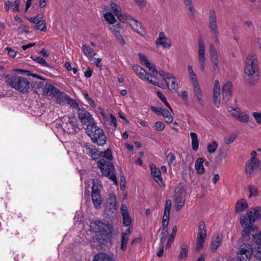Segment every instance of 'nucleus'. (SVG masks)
<instances>
[{
  "mask_svg": "<svg viewBox=\"0 0 261 261\" xmlns=\"http://www.w3.org/2000/svg\"><path fill=\"white\" fill-rule=\"evenodd\" d=\"M116 210V196L113 193H111L109 194L105 204V213L108 215H111L114 213Z\"/></svg>",
  "mask_w": 261,
  "mask_h": 261,
  "instance_id": "15",
  "label": "nucleus"
},
{
  "mask_svg": "<svg viewBox=\"0 0 261 261\" xmlns=\"http://www.w3.org/2000/svg\"><path fill=\"white\" fill-rule=\"evenodd\" d=\"M160 76L165 82L169 89L172 92H176L178 89V84L176 79L172 75L162 70L158 71Z\"/></svg>",
  "mask_w": 261,
  "mask_h": 261,
  "instance_id": "12",
  "label": "nucleus"
},
{
  "mask_svg": "<svg viewBox=\"0 0 261 261\" xmlns=\"http://www.w3.org/2000/svg\"><path fill=\"white\" fill-rule=\"evenodd\" d=\"M93 261H113V260L108 254L100 253L94 256Z\"/></svg>",
  "mask_w": 261,
  "mask_h": 261,
  "instance_id": "37",
  "label": "nucleus"
},
{
  "mask_svg": "<svg viewBox=\"0 0 261 261\" xmlns=\"http://www.w3.org/2000/svg\"><path fill=\"white\" fill-rule=\"evenodd\" d=\"M34 28L37 30H39L42 32H45L46 30V27L45 25V22L44 20L42 21V23L38 25H35Z\"/></svg>",
  "mask_w": 261,
  "mask_h": 261,
  "instance_id": "63",
  "label": "nucleus"
},
{
  "mask_svg": "<svg viewBox=\"0 0 261 261\" xmlns=\"http://www.w3.org/2000/svg\"><path fill=\"white\" fill-rule=\"evenodd\" d=\"M198 61L200 70L204 72L205 68V47L202 39L198 40Z\"/></svg>",
  "mask_w": 261,
  "mask_h": 261,
  "instance_id": "13",
  "label": "nucleus"
},
{
  "mask_svg": "<svg viewBox=\"0 0 261 261\" xmlns=\"http://www.w3.org/2000/svg\"><path fill=\"white\" fill-rule=\"evenodd\" d=\"M186 6L188 7V10L191 15H194L195 10L193 6L192 0H183Z\"/></svg>",
  "mask_w": 261,
  "mask_h": 261,
  "instance_id": "48",
  "label": "nucleus"
},
{
  "mask_svg": "<svg viewBox=\"0 0 261 261\" xmlns=\"http://www.w3.org/2000/svg\"><path fill=\"white\" fill-rule=\"evenodd\" d=\"M208 28L211 32L219 30L217 24L216 13L213 9L211 10L209 12Z\"/></svg>",
  "mask_w": 261,
  "mask_h": 261,
  "instance_id": "19",
  "label": "nucleus"
},
{
  "mask_svg": "<svg viewBox=\"0 0 261 261\" xmlns=\"http://www.w3.org/2000/svg\"><path fill=\"white\" fill-rule=\"evenodd\" d=\"M92 198L95 207L96 208H99L101 203V199L99 193H92Z\"/></svg>",
  "mask_w": 261,
  "mask_h": 261,
  "instance_id": "39",
  "label": "nucleus"
},
{
  "mask_svg": "<svg viewBox=\"0 0 261 261\" xmlns=\"http://www.w3.org/2000/svg\"><path fill=\"white\" fill-rule=\"evenodd\" d=\"M252 251V249L249 244H243L238 249L237 253L238 258L240 261H249Z\"/></svg>",
  "mask_w": 261,
  "mask_h": 261,
  "instance_id": "10",
  "label": "nucleus"
},
{
  "mask_svg": "<svg viewBox=\"0 0 261 261\" xmlns=\"http://www.w3.org/2000/svg\"><path fill=\"white\" fill-rule=\"evenodd\" d=\"M218 146V143L216 141L210 142L207 146V151L210 153H214L217 150Z\"/></svg>",
  "mask_w": 261,
  "mask_h": 261,
  "instance_id": "46",
  "label": "nucleus"
},
{
  "mask_svg": "<svg viewBox=\"0 0 261 261\" xmlns=\"http://www.w3.org/2000/svg\"><path fill=\"white\" fill-rule=\"evenodd\" d=\"M249 196H256L257 195V189L254 186H250L249 187Z\"/></svg>",
  "mask_w": 261,
  "mask_h": 261,
  "instance_id": "62",
  "label": "nucleus"
},
{
  "mask_svg": "<svg viewBox=\"0 0 261 261\" xmlns=\"http://www.w3.org/2000/svg\"><path fill=\"white\" fill-rule=\"evenodd\" d=\"M210 55L211 60L214 65V70L215 71H219V60L218 54L214 45L211 44L210 47Z\"/></svg>",
  "mask_w": 261,
  "mask_h": 261,
  "instance_id": "21",
  "label": "nucleus"
},
{
  "mask_svg": "<svg viewBox=\"0 0 261 261\" xmlns=\"http://www.w3.org/2000/svg\"><path fill=\"white\" fill-rule=\"evenodd\" d=\"M151 174L153 177L154 180L158 183L160 186H162L163 184V180L161 177V171L158 169L155 165L152 164L150 165Z\"/></svg>",
  "mask_w": 261,
  "mask_h": 261,
  "instance_id": "23",
  "label": "nucleus"
},
{
  "mask_svg": "<svg viewBox=\"0 0 261 261\" xmlns=\"http://www.w3.org/2000/svg\"><path fill=\"white\" fill-rule=\"evenodd\" d=\"M188 245L187 244H183L181 247V251L178 256L180 259H185L188 255Z\"/></svg>",
  "mask_w": 261,
  "mask_h": 261,
  "instance_id": "45",
  "label": "nucleus"
},
{
  "mask_svg": "<svg viewBox=\"0 0 261 261\" xmlns=\"http://www.w3.org/2000/svg\"><path fill=\"white\" fill-rule=\"evenodd\" d=\"M187 70L189 74V77L191 83L198 81L197 76L194 71L192 66L191 65H188Z\"/></svg>",
  "mask_w": 261,
  "mask_h": 261,
  "instance_id": "42",
  "label": "nucleus"
},
{
  "mask_svg": "<svg viewBox=\"0 0 261 261\" xmlns=\"http://www.w3.org/2000/svg\"><path fill=\"white\" fill-rule=\"evenodd\" d=\"M204 160L202 158H197L195 161V168L197 174H202L205 172V169L203 165Z\"/></svg>",
  "mask_w": 261,
  "mask_h": 261,
  "instance_id": "34",
  "label": "nucleus"
},
{
  "mask_svg": "<svg viewBox=\"0 0 261 261\" xmlns=\"http://www.w3.org/2000/svg\"><path fill=\"white\" fill-rule=\"evenodd\" d=\"M241 110L239 108H233L228 110V112L231 116L235 119L238 116V114Z\"/></svg>",
  "mask_w": 261,
  "mask_h": 261,
  "instance_id": "57",
  "label": "nucleus"
},
{
  "mask_svg": "<svg viewBox=\"0 0 261 261\" xmlns=\"http://www.w3.org/2000/svg\"><path fill=\"white\" fill-rule=\"evenodd\" d=\"M213 97L215 105L219 108L221 102V93L220 86L218 80L214 81Z\"/></svg>",
  "mask_w": 261,
  "mask_h": 261,
  "instance_id": "17",
  "label": "nucleus"
},
{
  "mask_svg": "<svg viewBox=\"0 0 261 261\" xmlns=\"http://www.w3.org/2000/svg\"><path fill=\"white\" fill-rule=\"evenodd\" d=\"M177 228L174 226L172 228V232L170 233L168 237V242L166 245L167 247H170L171 244L173 243L174 237L177 232Z\"/></svg>",
  "mask_w": 261,
  "mask_h": 261,
  "instance_id": "43",
  "label": "nucleus"
},
{
  "mask_svg": "<svg viewBox=\"0 0 261 261\" xmlns=\"http://www.w3.org/2000/svg\"><path fill=\"white\" fill-rule=\"evenodd\" d=\"M162 232L161 233V243L163 244L167 236L168 235V231L167 227H163L162 228Z\"/></svg>",
  "mask_w": 261,
  "mask_h": 261,
  "instance_id": "53",
  "label": "nucleus"
},
{
  "mask_svg": "<svg viewBox=\"0 0 261 261\" xmlns=\"http://www.w3.org/2000/svg\"><path fill=\"white\" fill-rule=\"evenodd\" d=\"M93 186L92 187V193H99V189L100 188L99 181L98 180H94L93 181Z\"/></svg>",
  "mask_w": 261,
  "mask_h": 261,
  "instance_id": "52",
  "label": "nucleus"
},
{
  "mask_svg": "<svg viewBox=\"0 0 261 261\" xmlns=\"http://www.w3.org/2000/svg\"><path fill=\"white\" fill-rule=\"evenodd\" d=\"M232 85L228 82L225 83L222 89V99L225 102H227L231 96Z\"/></svg>",
  "mask_w": 261,
  "mask_h": 261,
  "instance_id": "24",
  "label": "nucleus"
},
{
  "mask_svg": "<svg viewBox=\"0 0 261 261\" xmlns=\"http://www.w3.org/2000/svg\"><path fill=\"white\" fill-rule=\"evenodd\" d=\"M256 122L261 125V112H254L252 114Z\"/></svg>",
  "mask_w": 261,
  "mask_h": 261,
  "instance_id": "61",
  "label": "nucleus"
},
{
  "mask_svg": "<svg viewBox=\"0 0 261 261\" xmlns=\"http://www.w3.org/2000/svg\"><path fill=\"white\" fill-rule=\"evenodd\" d=\"M105 20L110 24L115 23L116 19L114 16L110 12H107L103 14Z\"/></svg>",
  "mask_w": 261,
  "mask_h": 261,
  "instance_id": "44",
  "label": "nucleus"
},
{
  "mask_svg": "<svg viewBox=\"0 0 261 261\" xmlns=\"http://www.w3.org/2000/svg\"><path fill=\"white\" fill-rule=\"evenodd\" d=\"M67 97V95L59 91L58 90L54 96L56 99L57 101L60 104L65 103Z\"/></svg>",
  "mask_w": 261,
  "mask_h": 261,
  "instance_id": "35",
  "label": "nucleus"
},
{
  "mask_svg": "<svg viewBox=\"0 0 261 261\" xmlns=\"http://www.w3.org/2000/svg\"><path fill=\"white\" fill-rule=\"evenodd\" d=\"M153 127L155 130L162 131L165 128V125L161 121H157L154 123Z\"/></svg>",
  "mask_w": 261,
  "mask_h": 261,
  "instance_id": "56",
  "label": "nucleus"
},
{
  "mask_svg": "<svg viewBox=\"0 0 261 261\" xmlns=\"http://www.w3.org/2000/svg\"><path fill=\"white\" fill-rule=\"evenodd\" d=\"M92 225L95 229L96 240L99 243H102V241L105 240L109 233L108 225L99 221L95 222Z\"/></svg>",
  "mask_w": 261,
  "mask_h": 261,
  "instance_id": "5",
  "label": "nucleus"
},
{
  "mask_svg": "<svg viewBox=\"0 0 261 261\" xmlns=\"http://www.w3.org/2000/svg\"><path fill=\"white\" fill-rule=\"evenodd\" d=\"M257 55L249 53L244 62L245 78L250 84H254L258 79L259 71Z\"/></svg>",
  "mask_w": 261,
  "mask_h": 261,
  "instance_id": "2",
  "label": "nucleus"
},
{
  "mask_svg": "<svg viewBox=\"0 0 261 261\" xmlns=\"http://www.w3.org/2000/svg\"><path fill=\"white\" fill-rule=\"evenodd\" d=\"M193 86V92L196 97L199 103L201 105L203 103L202 94L201 89L199 86L198 81L191 83Z\"/></svg>",
  "mask_w": 261,
  "mask_h": 261,
  "instance_id": "30",
  "label": "nucleus"
},
{
  "mask_svg": "<svg viewBox=\"0 0 261 261\" xmlns=\"http://www.w3.org/2000/svg\"><path fill=\"white\" fill-rule=\"evenodd\" d=\"M237 135L233 134L230 135L229 137L225 138V142L226 143L229 144L232 143L236 139Z\"/></svg>",
  "mask_w": 261,
  "mask_h": 261,
  "instance_id": "60",
  "label": "nucleus"
},
{
  "mask_svg": "<svg viewBox=\"0 0 261 261\" xmlns=\"http://www.w3.org/2000/svg\"><path fill=\"white\" fill-rule=\"evenodd\" d=\"M193 86V92L196 97L199 103L201 105L203 103L202 94L201 89L199 86L198 81L191 83Z\"/></svg>",
  "mask_w": 261,
  "mask_h": 261,
  "instance_id": "29",
  "label": "nucleus"
},
{
  "mask_svg": "<svg viewBox=\"0 0 261 261\" xmlns=\"http://www.w3.org/2000/svg\"><path fill=\"white\" fill-rule=\"evenodd\" d=\"M130 233V231L129 228L126 230L125 232L122 233V238H121V243H127L129 236Z\"/></svg>",
  "mask_w": 261,
  "mask_h": 261,
  "instance_id": "54",
  "label": "nucleus"
},
{
  "mask_svg": "<svg viewBox=\"0 0 261 261\" xmlns=\"http://www.w3.org/2000/svg\"><path fill=\"white\" fill-rule=\"evenodd\" d=\"M168 163L169 165H175L176 163L175 157L173 153H170L167 155Z\"/></svg>",
  "mask_w": 261,
  "mask_h": 261,
  "instance_id": "58",
  "label": "nucleus"
},
{
  "mask_svg": "<svg viewBox=\"0 0 261 261\" xmlns=\"http://www.w3.org/2000/svg\"><path fill=\"white\" fill-rule=\"evenodd\" d=\"M58 89H56L53 85L46 84H45L43 93L45 96L48 99L54 97Z\"/></svg>",
  "mask_w": 261,
  "mask_h": 261,
  "instance_id": "27",
  "label": "nucleus"
},
{
  "mask_svg": "<svg viewBox=\"0 0 261 261\" xmlns=\"http://www.w3.org/2000/svg\"><path fill=\"white\" fill-rule=\"evenodd\" d=\"M157 45H162L163 47L169 48L171 46L170 41L165 36L164 32L159 33V38L156 40Z\"/></svg>",
  "mask_w": 261,
  "mask_h": 261,
  "instance_id": "25",
  "label": "nucleus"
},
{
  "mask_svg": "<svg viewBox=\"0 0 261 261\" xmlns=\"http://www.w3.org/2000/svg\"><path fill=\"white\" fill-rule=\"evenodd\" d=\"M85 150L87 154L90 156L92 159H97L99 156V151L95 147L91 145H86Z\"/></svg>",
  "mask_w": 261,
  "mask_h": 261,
  "instance_id": "31",
  "label": "nucleus"
},
{
  "mask_svg": "<svg viewBox=\"0 0 261 261\" xmlns=\"http://www.w3.org/2000/svg\"><path fill=\"white\" fill-rule=\"evenodd\" d=\"M190 137L192 140V149L196 151L198 149L199 147V140L197 137V135L195 133H190Z\"/></svg>",
  "mask_w": 261,
  "mask_h": 261,
  "instance_id": "40",
  "label": "nucleus"
},
{
  "mask_svg": "<svg viewBox=\"0 0 261 261\" xmlns=\"http://www.w3.org/2000/svg\"><path fill=\"white\" fill-rule=\"evenodd\" d=\"M120 212L122 216L123 225L126 226H129L132 223V219L125 204H121Z\"/></svg>",
  "mask_w": 261,
  "mask_h": 261,
  "instance_id": "22",
  "label": "nucleus"
},
{
  "mask_svg": "<svg viewBox=\"0 0 261 261\" xmlns=\"http://www.w3.org/2000/svg\"><path fill=\"white\" fill-rule=\"evenodd\" d=\"M82 51L90 61H92L94 57L96 55V52L91 47L83 44L82 46Z\"/></svg>",
  "mask_w": 261,
  "mask_h": 261,
  "instance_id": "32",
  "label": "nucleus"
},
{
  "mask_svg": "<svg viewBox=\"0 0 261 261\" xmlns=\"http://www.w3.org/2000/svg\"><path fill=\"white\" fill-rule=\"evenodd\" d=\"M62 127L67 133H73L75 131L76 118L74 116H65L62 118Z\"/></svg>",
  "mask_w": 261,
  "mask_h": 261,
  "instance_id": "11",
  "label": "nucleus"
},
{
  "mask_svg": "<svg viewBox=\"0 0 261 261\" xmlns=\"http://www.w3.org/2000/svg\"><path fill=\"white\" fill-rule=\"evenodd\" d=\"M238 116L236 119L240 122L247 123L249 121V116L247 112L241 111Z\"/></svg>",
  "mask_w": 261,
  "mask_h": 261,
  "instance_id": "38",
  "label": "nucleus"
},
{
  "mask_svg": "<svg viewBox=\"0 0 261 261\" xmlns=\"http://www.w3.org/2000/svg\"><path fill=\"white\" fill-rule=\"evenodd\" d=\"M99 156H102L109 160L112 159V152L110 149H108L105 151H99Z\"/></svg>",
  "mask_w": 261,
  "mask_h": 261,
  "instance_id": "50",
  "label": "nucleus"
},
{
  "mask_svg": "<svg viewBox=\"0 0 261 261\" xmlns=\"http://www.w3.org/2000/svg\"><path fill=\"white\" fill-rule=\"evenodd\" d=\"M97 166L104 176L111 179L115 185H117V180L116 175L113 173L114 166L112 163L101 159L97 162Z\"/></svg>",
  "mask_w": 261,
  "mask_h": 261,
  "instance_id": "4",
  "label": "nucleus"
},
{
  "mask_svg": "<svg viewBox=\"0 0 261 261\" xmlns=\"http://www.w3.org/2000/svg\"><path fill=\"white\" fill-rule=\"evenodd\" d=\"M250 154L251 157L247 161L245 165V171L248 176L252 175L261 167V163L256 158V152L252 151Z\"/></svg>",
  "mask_w": 261,
  "mask_h": 261,
  "instance_id": "7",
  "label": "nucleus"
},
{
  "mask_svg": "<svg viewBox=\"0 0 261 261\" xmlns=\"http://www.w3.org/2000/svg\"><path fill=\"white\" fill-rule=\"evenodd\" d=\"M33 60L37 63L41 64V65L47 67L48 64L46 63L45 60L41 57H37L33 58Z\"/></svg>",
  "mask_w": 261,
  "mask_h": 261,
  "instance_id": "55",
  "label": "nucleus"
},
{
  "mask_svg": "<svg viewBox=\"0 0 261 261\" xmlns=\"http://www.w3.org/2000/svg\"><path fill=\"white\" fill-rule=\"evenodd\" d=\"M9 83L11 87L21 92H28L30 88L29 82L21 76L12 77Z\"/></svg>",
  "mask_w": 261,
  "mask_h": 261,
  "instance_id": "6",
  "label": "nucleus"
},
{
  "mask_svg": "<svg viewBox=\"0 0 261 261\" xmlns=\"http://www.w3.org/2000/svg\"><path fill=\"white\" fill-rule=\"evenodd\" d=\"M138 56L140 61V62L142 64L145 65L146 66L149 68V70L154 72H155L156 74L158 73V71L156 70V68L154 65L151 64L147 59L146 56L142 54L141 53L138 54Z\"/></svg>",
  "mask_w": 261,
  "mask_h": 261,
  "instance_id": "28",
  "label": "nucleus"
},
{
  "mask_svg": "<svg viewBox=\"0 0 261 261\" xmlns=\"http://www.w3.org/2000/svg\"><path fill=\"white\" fill-rule=\"evenodd\" d=\"M222 237L221 236L216 234L214 236L211 246L212 252H215L222 243Z\"/></svg>",
  "mask_w": 261,
  "mask_h": 261,
  "instance_id": "33",
  "label": "nucleus"
},
{
  "mask_svg": "<svg viewBox=\"0 0 261 261\" xmlns=\"http://www.w3.org/2000/svg\"><path fill=\"white\" fill-rule=\"evenodd\" d=\"M117 16L118 17L120 21L126 23H128V19H130L131 18V17L127 15H122L120 14V13L119 14V15H117Z\"/></svg>",
  "mask_w": 261,
  "mask_h": 261,
  "instance_id": "59",
  "label": "nucleus"
},
{
  "mask_svg": "<svg viewBox=\"0 0 261 261\" xmlns=\"http://www.w3.org/2000/svg\"><path fill=\"white\" fill-rule=\"evenodd\" d=\"M185 194L182 190H176L175 194V207L179 211L185 204Z\"/></svg>",
  "mask_w": 261,
  "mask_h": 261,
  "instance_id": "16",
  "label": "nucleus"
},
{
  "mask_svg": "<svg viewBox=\"0 0 261 261\" xmlns=\"http://www.w3.org/2000/svg\"><path fill=\"white\" fill-rule=\"evenodd\" d=\"M86 133L92 142L98 145L103 146L106 143L107 139L104 132L95 124L92 128L87 129Z\"/></svg>",
  "mask_w": 261,
  "mask_h": 261,
  "instance_id": "3",
  "label": "nucleus"
},
{
  "mask_svg": "<svg viewBox=\"0 0 261 261\" xmlns=\"http://www.w3.org/2000/svg\"><path fill=\"white\" fill-rule=\"evenodd\" d=\"M253 242L257 245V247L255 248V256L258 261H261V242L259 243Z\"/></svg>",
  "mask_w": 261,
  "mask_h": 261,
  "instance_id": "49",
  "label": "nucleus"
},
{
  "mask_svg": "<svg viewBox=\"0 0 261 261\" xmlns=\"http://www.w3.org/2000/svg\"><path fill=\"white\" fill-rule=\"evenodd\" d=\"M206 237V227L205 224L203 223H201L199 225L198 229L197 237L196 239V251L198 252L202 249Z\"/></svg>",
  "mask_w": 261,
  "mask_h": 261,
  "instance_id": "14",
  "label": "nucleus"
},
{
  "mask_svg": "<svg viewBox=\"0 0 261 261\" xmlns=\"http://www.w3.org/2000/svg\"><path fill=\"white\" fill-rule=\"evenodd\" d=\"M133 70L137 75L142 80L148 81L150 84L159 87H162L157 81H153L152 80H149V77H155V72H153L151 74H149L146 71L139 65H135L133 66Z\"/></svg>",
  "mask_w": 261,
  "mask_h": 261,
  "instance_id": "9",
  "label": "nucleus"
},
{
  "mask_svg": "<svg viewBox=\"0 0 261 261\" xmlns=\"http://www.w3.org/2000/svg\"><path fill=\"white\" fill-rule=\"evenodd\" d=\"M111 10L116 16L120 13V8L115 3L112 2L110 4Z\"/></svg>",
  "mask_w": 261,
  "mask_h": 261,
  "instance_id": "47",
  "label": "nucleus"
},
{
  "mask_svg": "<svg viewBox=\"0 0 261 261\" xmlns=\"http://www.w3.org/2000/svg\"><path fill=\"white\" fill-rule=\"evenodd\" d=\"M128 24L135 32L141 36L143 35L144 31L140 22L131 17L130 19H128Z\"/></svg>",
  "mask_w": 261,
  "mask_h": 261,
  "instance_id": "26",
  "label": "nucleus"
},
{
  "mask_svg": "<svg viewBox=\"0 0 261 261\" xmlns=\"http://www.w3.org/2000/svg\"><path fill=\"white\" fill-rule=\"evenodd\" d=\"M172 113V112L171 111H169L164 108L162 111L161 116H163L165 121L168 123H171L173 120V118L171 114Z\"/></svg>",
  "mask_w": 261,
  "mask_h": 261,
  "instance_id": "41",
  "label": "nucleus"
},
{
  "mask_svg": "<svg viewBox=\"0 0 261 261\" xmlns=\"http://www.w3.org/2000/svg\"><path fill=\"white\" fill-rule=\"evenodd\" d=\"M17 31L19 34H22L23 32L28 33H29L28 28L24 25H21L17 29Z\"/></svg>",
  "mask_w": 261,
  "mask_h": 261,
  "instance_id": "64",
  "label": "nucleus"
},
{
  "mask_svg": "<svg viewBox=\"0 0 261 261\" xmlns=\"http://www.w3.org/2000/svg\"><path fill=\"white\" fill-rule=\"evenodd\" d=\"M211 38L213 42L219 43V32L218 31L211 32Z\"/></svg>",
  "mask_w": 261,
  "mask_h": 261,
  "instance_id": "51",
  "label": "nucleus"
},
{
  "mask_svg": "<svg viewBox=\"0 0 261 261\" xmlns=\"http://www.w3.org/2000/svg\"><path fill=\"white\" fill-rule=\"evenodd\" d=\"M171 207V201L170 200H167L166 201L164 210V215L163 217L162 220V226L163 227H167L169 221V217L170 214V210Z\"/></svg>",
  "mask_w": 261,
  "mask_h": 261,
  "instance_id": "18",
  "label": "nucleus"
},
{
  "mask_svg": "<svg viewBox=\"0 0 261 261\" xmlns=\"http://www.w3.org/2000/svg\"><path fill=\"white\" fill-rule=\"evenodd\" d=\"M78 118L82 124L86 125V130L92 128L95 124V120L92 116L84 109L78 108Z\"/></svg>",
  "mask_w": 261,
  "mask_h": 261,
  "instance_id": "8",
  "label": "nucleus"
},
{
  "mask_svg": "<svg viewBox=\"0 0 261 261\" xmlns=\"http://www.w3.org/2000/svg\"><path fill=\"white\" fill-rule=\"evenodd\" d=\"M248 206L246 201L244 199L239 200L236 204L235 211L237 212H241L244 211Z\"/></svg>",
  "mask_w": 261,
  "mask_h": 261,
  "instance_id": "36",
  "label": "nucleus"
},
{
  "mask_svg": "<svg viewBox=\"0 0 261 261\" xmlns=\"http://www.w3.org/2000/svg\"><path fill=\"white\" fill-rule=\"evenodd\" d=\"M109 29L114 34L118 42L121 45H124L125 44V41L120 33V32L121 30V28L120 24H117L115 25H110L109 26Z\"/></svg>",
  "mask_w": 261,
  "mask_h": 261,
  "instance_id": "20",
  "label": "nucleus"
},
{
  "mask_svg": "<svg viewBox=\"0 0 261 261\" xmlns=\"http://www.w3.org/2000/svg\"><path fill=\"white\" fill-rule=\"evenodd\" d=\"M255 211H249L246 214L242 215L240 217V223L244 228L242 232V238L244 241H252L256 243L261 242V231L255 225H252L256 219L261 217L260 214L254 216Z\"/></svg>",
  "mask_w": 261,
  "mask_h": 261,
  "instance_id": "1",
  "label": "nucleus"
}]
</instances>
